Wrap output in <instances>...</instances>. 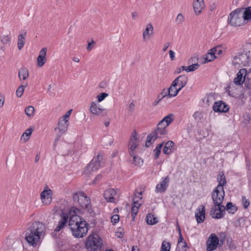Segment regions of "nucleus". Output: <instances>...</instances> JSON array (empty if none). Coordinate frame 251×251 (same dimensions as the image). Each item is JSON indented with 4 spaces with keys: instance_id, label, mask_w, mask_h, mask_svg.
Returning a JSON list of instances; mask_svg holds the SVG:
<instances>
[{
    "instance_id": "obj_7",
    "label": "nucleus",
    "mask_w": 251,
    "mask_h": 251,
    "mask_svg": "<svg viewBox=\"0 0 251 251\" xmlns=\"http://www.w3.org/2000/svg\"><path fill=\"white\" fill-rule=\"evenodd\" d=\"M103 157L98 154L96 157H94L91 162L86 166L84 172L86 174H89L93 172L97 171L101 167V164L103 163L102 161Z\"/></svg>"
},
{
    "instance_id": "obj_12",
    "label": "nucleus",
    "mask_w": 251,
    "mask_h": 251,
    "mask_svg": "<svg viewBox=\"0 0 251 251\" xmlns=\"http://www.w3.org/2000/svg\"><path fill=\"white\" fill-rule=\"evenodd\" d=\"M52 190L50 189L43 190L40 194V199L44 205H48L52 201Z\"/></svg>"
},
{
    "instance_id": "obj_63",
    "label": "nucleus",
    "mask_w": 251,
    "mask_h": 251,
    "mask_svg": "<svg viewBox=\"0 0 251 251\" xmlns=\"http://www.w3.org/2000/svg\"><path fill=\"white\" fill-rule=\"evenodd\" d=\"M169 55L171 60L173 61L175 59V52L173 50H170L169 51Z\"/></svg>"
},
{
    "instance_id": "obj_41",
    "label": "nucleus",
    "mask_w": 251,
    "mask_h": 251,
    "mask_svg": "<svg viewBox=\"0 0 251 251\" xmlns=\"http://www.w3.org/2000/svg\"><path fill=\"white\" fill-rule=\"evenodd\" d=\"M27 86V84L25 85H20L16 90V94L17 97L20 98L22 96L25 88Z\"/></svg>"
},
{
    "instance_id": "obj_18",
    "label": "nucleus",
    "mask_w": 251,
    "mask_h": 251,
    "mask_svg": "<svg viewBox=\"0 0 251 251\" xmlns=\"http://www.w3.org/2000/svg\"><path fill=\"white\" fill-rule=\"evenodd\" d=\"M187 81V76L185 75H181L175 79L172 82V86L178 85L181 86V87H184L186 85Z\"/></svg>"
},
{
    "instance_id": "obj_34",
    "label": "nucleus",
    "mask_w": 251,
    "mask_h": 251,
    "mask_svg": "<svg viewBox=\"0 0 251 251\" xmlns=\"http://www.w3.org/2000/svg\"><path fill=\"white\" fill-rule=\"evenodd\" d=\"M199 67L200 65L197 63H195L191 64V65H189L187 67L184 66H181V68L182 70H185L187 72H190L197 70L199 68Z\"/></svg>"
},
{
    "instance_id": "obj_44",
    "label": "nucleus",
    "mask_w": 251,
    "mask_h": 251,
    "mask_svg": "<svg viewBox=\"0 0 251 251\" xmlns=\"http://www.w3.org/2000/svg\"><path fill=\"white\" fill-rule=\"evenodd\" d=\"M165 98H169L167 94V89H163L162 92L157 96V99H159L161 100Z\"/></svg>"
},
{
    "instance_id": "obj_39",
    "label": "nucleus",
    "mask_w": 251,
    "mask_h": 251,
    "mask_svg": "<svg viewBox=\"0 0 251 251\" xmlns=\"http://www.w3.org/2000/svg\"><path fill=\"white\" fill-rule=\"evenodd\" d=\"M35 109L33 106H28L25 108V114L29 117H31L33 116Z\"/></svg>"
},
{
    "instance_id": "obj_24",
    "label": "nucleus",
    "mask_w": 251,
    "mask_h": 251,
    "mask_svg": "<svg viewBox=\"0 0 251 251\" xmlns=\"http://www.w3.org/2000/svg\"><path fill=\"white\" fill-rule=\"evenodd\" d=\"M175 115L173 113H170L164 117L161 121L159 122V126L161 125H165V126L167 127L170 124L174 121Z\"/></svg>"
},
{
    "instance_id": "obj_61",
    "label": "nucleus",
    "mask_w": 251,
    "mask_h": 251,
    "mask_svg": "<svg viewBox=\"0 0 251 251\" xmlns=\"http://www.w3.org/2000/svg\"><path fill=\"white\" fill-rule=\"evenodd\" d=\"M244 120L243 121L244 124H248L250 121V117L249 115H246L244 117Z\"/></svg>"
},
{
    "instance_id": "obj_9",
    "label": "nucleus",
    "mask_w": 251,
    "mask_h": 251,
    "mask_svg": "<svg viewBox=\"0 0 251 251\" xmlns=\"http://www.w3.org/2000/svg\"><path fill=\"white\" fill-rule=\"evenodd\" d=\"M247 52H244L239 53L238 56L234 57V60L233 61V65L236 66L237 65L245 66L247 64H248L250 61H251L249 58V55Z\"/></svg>"
},
{
    "instance_id": "obj_22",
    "label": "nucleus",
    "mask_w": 251,
    "mask_h": 251,
    "mask_svg": "<svg viewBox=\"0 0 251 251\" xmlns=\"http://www.w3.org/2000/svg\"><path fill=\"white\" fill-rule=\"evenodd\" d=\"M104 110V109L100 108L99 107L96 102H91L90 107V111L93 114L102 116V113Z\"/></svg>"
},
{
    "instance_id": "obj_35",
    "label": "nucleus",
    "mask_w": 251,
    "mask_h": 251,
    "mask_svg": "<svg viewBox=\"0 0 251 251\" xmlns=\"http://www.w3.org/2000/svg\"><path fill=\"white\" fill-rule=\"evenodd\" d=\"M137 140V138L135 137L134 135L131 137L128 144L129 150H135L137 148L138 146Z\"/></svg>"
},
{
    "instance_id": "obj_42",
    "label": "nucleus",
    "mask_w": 251,
    "mask_h": 251,
    "mask_svg": "<svg viewBox=\"0 0 251 251\" xmlns=\"http://www.w3.org/2000/svg\"><path fill=\"white\" fill-rule=\"evenodd\" d=\"M33 131V129L31 128H29L27 129L26 130L25 132H24L22 136V138L24 137L25 141H27V140H28L30 136L31 135L32 132Z\"/></svg>"
},
{
    "instance_id": "obj_32",
    "label": "nucleus",
    "mask_w": 251,
    "mask_h": 251,
    "mask_svg": "<svg viewBox=\"0 0 251 251\" xmlns=\"http://www.w3.org/2000/svg\"><path fill=\"white\" fill-rule=\"evenodd\" d=\"M217 58V56H215V52H214L213 48L208 50L206 56L205 58L204 62H209L212 61L214 59Z\"/></svg>"
},
{
    "instance_id": "obj_8",
    "label": "nucleus",
    "mask_w": 251,
    "mask_h": 251,
    "mask_svg": "<svg viewBox=\"0 0 251 251\" xmlns=\"http://www.w3.org/2000/svg\"><path fill=\"white\" fill-rule=\"evenodd\" d=\"M45 230V227L42 223L39 221H35L28 227L29 239H31V235H30V234H32L33 231L41 236L42 234L44 233Z\"/></svg>"
},
{
    "instance_id": "obj_46",
    "label": "nucleus",
    "mask_w": 251,
    "mask_h": 251,
    "mask_svg": "<svg viewBox=\"0 0 251 251\" xmlns=\"http://www.w3.org/2000/svg\"><path fill=\"white\" fill-rule=\"evenodd\" d=\"M177 248L178 249V251H186L187 249L188 248L187 244L185 241H184L182 243H181L180 247H177Z\"/></svg>"
},
{
    "instance_id": "obj_45",
    "label": "nucleus",
    "mask_w": 251,
    "mask_h": 251,
    "mask_svg": "<svg viewBox=\"0 0 251 251\" xmlns=\"http://www.w3.org/2000/svg\"><path fill=\"white\" fill-rule=\"evenodd\" d=\"M244 52H247V54H248V52H249V58L251 60V43H247L244 46Z\"/></svg>"
},
{
    "instance_id": "obj_60",
    "label": "nucleus",
    "mask_w": 251,
    "mask_h": 251,
    "mask_svg": "<svg viewBox=\"0 0 251 251\" xmlns=\"http://www.w3.org/2000/svg\"><path fill=\"white\" fill-rule=\"evenodd\" d=\"M161 151H160V150H157V149H155L154 150L153 152H154V153H155V156H154V158H155V159H157V158L159 157V155H160V153H161Z\"/></svg>"
},
{
    "instance_id": "obj_26",
    "label": "nucleus",
    "mask_w": 251,
    "mask_h": 251,
    "mask_svg": "<svg viewBox=\"0 0 251 251\" xmlns=\"http://www.w3.org/2000/svg\"><path fill=\"white\" fill-rule=\"evenodd\" d=\"M246 72L245 69H241L237 74V77L234 78L233 80L234 83L238 85H241L244 81V79L243 80V74Z\"/></svg>"
},
{
    "instance_id": "obj_50",
    "label": "nucleus",
    "mask_w": 251,
    "mask_h": 251,
    "mask_svg": "<svg viewBox=\"0 0 251 251\" xmlns=\"http://www.w3.org/2000/svg\"><path fill=\"white\" fill-rule=\"evenodd\" d=\"M10 41V38L9 35H4L1 38V42L3 44H6Z\"/></svg>"
},
{
    "instance_id": "obj_33",
    "label": "nucleus",
    "mask_w": 251,
    "mask_h": 251,
    "mask_svg": "<svg viewBox=\"0 0 251 251\" xmlns=\"http://www.w3.org/2000/svg\"><path fill=\"white\" fill-rule=\"evenodd\" d=\"M146 222L148 225H155L158 223L157 218L151 214H148L146 216Z\"/></svg>"
},
{
    "instance_id": "obj_49",
    "label": "nucleus",
    "mask_w": 251,
    "mask_h": 251,
    "mask_svg": "<svg viewBox=\"0 0 251 251\" xmlns=\"http://www.w3.org/2000/svg\"><path fill=\"white\" fill-rule=\"evenodd\" d=\"M184 21V17L182 14H178L176 20V22L177 24H181Z\"/></svg>"
},
{
    "instance_id": "obj_27",
    "label": "nucleus",
    "mask_w": 251,
    "mask_h": 251,
    "mask_svg": "<svg viewBox=\"0 0 251 251\" xmlns=\"http://www.w3.org/2000/svg\"><path fill=\"white\" fill-rule=\"evenodd\" d=\"M153 27L152 25L150 23L148 24L147 25V27L145 30L143 32V38L144 41H146L147 40V37L149 39L150 36L153 35Z\"/></svg>"
},
{
    "instance_id": "obj_43",
    "label": "nucleus",
    "mask_w": 251,
    "mask_h": 251,
    "mask_svg": "<svg viewBox=\"0 0 251 251\" xmlns=\"http://www.w3.org/2000/svg\"><path fill=\"white\" fill-rule=\"evenodd\" d=\"M171 248V244L169 242L163 241L161 248V251H170Z\"/></svg>"
},
{
    "instance_id": "obj_36",
    "label": "nucleus",
    "mask_w": 251,
    "mask_h": 251,
    "mask_svg": "<svg viewBox=\"0 0 251 251\" xmlns=\"http://www.w3.org/2000/svg\"><path fill=\"white\" fill-rule=\"evenodd\" d=\"M176 85L172 86V83L168 89H167V94L169 98L175 97L177 94V91L176 90Z\"/></svg>"
},
{
    "instance_id": "obj_6",
    "label": "nucleus",
    "mask_w": 251,
    "mask_h": 251,
    "mask_svg": "<svg viewBox=\"0 0 251 251\" xmlns=\"http://www.w3.org/2000/svg\"><path fill=\"white\" fill-rule=\"evenodd\" d=\"M88 223L84 220L79 222L75 228L71 229L73 235L76 238L83 237L88 232Z\"/></svg>"
},
{
    "instance_id": "obj_48",
    "label": "nucleus",
    "mask_w": 251,
    "mask_h": 251,
    "mask_svg": "<svg viewBox=\"0 0 251 251\" xmlns=\"http://www.w3.org/2000/svg\"><path fill=\"white\" fill-rule=\"evenodd\" d=\"M108 96V94L106 93H101L100 95H98L97 96L98 102L102 101Z\"/></svg>"
},
{
    "instance_id": "obj_56",
    "label": "nucleus",
    "mask_w": 251,
    "mask_h": 251,
    "mask_svg": "<svg viewBox=\"0 0 251 251\" xmlns=\"http://www.w3.org/2000/svg\"><path fill=\"white\" fill-rule=\"evenodd\" d=\"M184 239L182 235L181 232H180V234H179V238L178 239V243H177V247H180V245H181V243L183 242Z\"/></svg>"
},
{
    "instance_id": "obj_54",
    "label": "nucleus",
    "mask_w": 251,
    "mask_h": 251,
    "mask_svg": "<svg viewBox=\"0 0 251 251\" xmlns=\"http://www.w3.org/2000/svg\"><path fill=\"white\" fill-rule=\"evenodd\" d=\"M119 221V216L117 214H115L111 217V222L114 224H116Z\"/></svg>"
},
{
    "instance_id": "obj_23",
    "label": "nucleus",
    "mask_w": 251,
    "mask_h": 251,
    "mask_svg": "<svg viewBox=\"0 0 251 251\" xmlns=\"http://www.w3.org/2000/svg\"><path fill=\"white\" fill-rule=\"evenodd\" d=\"M116 194V191L113 189H108L105 190L103 193V197L108 202H113L114 196Z\"/></svg>"
},
{
    "instance_id": "obj_1",
    "label": "nucleus",
    "mask_w": 251,
    "mask_h": 251,
    "mask_svg": "<svg viewBox=\"0 0 251 251\" xmlns=\"http://www.w3.org/2000/svg\"><path fill=\"white\" fill-rule=\"evenodd\" d=\"M225 192L224 188L216 187L211 193L213 205L211 208L210 215L214 219H220L225 216L226 207L222 204Z\"/></svg>"
},
{
    "instance_id": "obj_20",
    "label": "nucleus",
    "mask_w": 251,
    "mask_h": 251,
    "mask_svg": "<svg viewBox=\"0 0 251 251\" xmlns=\"http://www.w3.org/2000/svg\"><path fill=\"white\" fill-rule=\"evenodd\" d=\"M83 220V218H81L79 216L76 214L70 216L69 221V226L70 229L72 228H75V226H77L79 222H81Z\"/></svg>"
},
{
    "instance_id": "obj_29",
    "label": "nucleus",
    "mask_w": 251,
    "mask_h": 251,
    "mask_svg": "<svg viewBox=\"0 0 251 251\" xmlns=\"http://www.w3.org/2000/svg\"><path fill=\"white\" fill-rule=\"evenodd\" d=\"M174 143L172 141H168L165 145L163 149V153L167 155H169L173 152V150L171 149L174 145Z\"/></svg>"
},
{
    "instance_id": "obj_40",
    "label": "nucleus",
    "mask_w": 251,
    "mask_h": 251,
    "mask_svg": "<svg viewBox=\"0 0 251 251\" xmlns=\"http://www.w3.org/2000/svg\"><path fill=\"white\" fill-rule=\"evenodd\" d=\"M203 113L201 111H196L193 114V117L198 122H201L203 118Z\"/></svg>"
},
{
    "instance_id": "obj_58",
    "label": "nucleus",
    "mask_w": 251,
    "mask_h": 251,
    "mask_svg": "<svg viewBox=\"0 0 251 251\" xmlns=\"http://www.w3.org/2000/svg\"><path fill=\"white\" fill-rule=\"evenodd\" d=\"M63 134H61V133H57L56 136V138H55V139L54 140V146H55L56 145V144H57L58 141L60 140L61 136Z\"/></svg>"
},
{
    "instance_id": "obj_21",
    "label": "nucleus",
    "mask_w": 251,
    "mask_h": 251,
    "mask_svg": "<svg viewBox=\"0 0 251 251\" xmlns=\"http://www.w3.org/2000/svg\"><path fill=\"white\" fill-rule=\"evenodd\" d=\"M68 221V216L67 214L62 213L61 215V219L59 221L57 226L55 228V231L59 232L63 229Z\"/></svg>"
},
{
    "instance_id": "obj_57",
    "label": "nucleus",
    "mask_w": 251,
    "mask_h": 251,
    "mask_svg": "<svg viewBox=\"0 0 251 251\" xmlns=\"http://www.w3.org/2000/svg\"><path fill=\"white\" fill-rule=\"evenodd\" d=\"M72 111V109H70L67 112V113L65 114V115H64L62 118L61 119L62 120H68L67 119L69 118L71 114V112Z\"/></svg>"
},
{
    "instance_id": "obj_47",
    "label": "nucleus",
    "mask_w": 251,
    "mask_h": 251,
    "mask_svg": "<svg viewBox=\"0 0 251 251\" xmlns=\"http://www.w3.org/2000/svg\"><path fill=\"white\" fill-rule=\"evenodd\" d=\"M242 201L244 207L246 209L250 204V201L246 198L245 196L242 197Z\"/></svg>"
},
{
    "instance_id": "obj_55",
    "label": "nucleus",
    "mask_w": 251,
    "mask_h": 251,
    "mask_svg": "<svg viewBox=\"0 0 251 251\" xmlns=\"http://www.w3.org/2000/svg\"><path fill=\"white\" fill-rule=\"evenodd\" d=\"M142 195V193L141 192H135L134 194V196L133 197V199L135 198V201H136V199L137 198H138L139 200H141L142 199V197H141ZM137 200H136V201Z\"/></svg>"
},
{
    "instance_id": "obj_59",
    "label": "nucleus",
    "mask_w": 251,
    "mask_h": 251,
    "mask_svg": "<svg viewBox=\"0 0 251 251\" xmlns=\"http://www.w3.org/2000/svg\"><path fill=\"white\" fill-rule=\"evenodd\" d=\"M198 60V56H195L194 57H191L188 61V64H191L193 62H195L196 61Z\"/></svg>"
},
{
    "instance_id": "obj_13",
    "label": "nucleus",
    "mask_w": 251,
    "mask_h": 251,
    "mask_svg": "<svg viewBox=\"0 0 251 251\" xmlns=\"http://www.w3.org/2000/svg\"><path fill=\"white\" fill-rule=\"evenodd\" d=\"M28 233L27 228L25 235V240L30 245H32L33 247L36 246L38 242L39 241L41 236L40 235L36 234V232L33 231L32 234H30V235H31V239H29V234H28Z\"/></svg>"
},
{
    "instance_id": "obj_52",
    "label": "nucleus",
    "mask_w": 251,
    "mask_h": 251,
    "mask_svg": "<svg viewBox=\"0 0 251 251\" xmlns=\"http://www.w3.org/2000/svg\"><path fill=\"white\" fill-rule=\"evenodd\" d=\"M141 162H142L143 160H141L140 157H139L138 156L134 157V158L133 159V163L135 165H139Z\"/></svg>"
},
{
    "instance_id": "obj_4",
    "label": "nucleus",
    "mask_w": 251,
    "mask_h": 251,
    "mask_svg": "<svg viewBox=\"0 0 251 251\" xmlns=\"http://www.w3.org/2000/svg\"><path fill=\"white\" fill-rule=\"evenodd\" d=\"M85 246L89 251H101L102 240L98 234H91L88 237Z\"/></svg>"
},
{
    "instance_id": "obj_31",
    "label": "nucleus",
    "mask_w": 251,
    "mask_h": 251,
    "mask_svg": "<svg viewBox=\"0 0 251 251\" xmlns=\"http://www.w3.org/2000/svg\"><path fill=\"white\" fill-rule=\"evenodd\" d=\"M18 75L20 80H25L28 76V70L25 68H21L19 70Z\"/></svg>"
},
{
    "instance_id": "obj_37",
    "label": "nucleus",
    "mask_w": 251,
    "mask_h": 251,
    "mask_svg": "<svg viewBox=\"0 0 251 251\" xmlns=\"http://www.w3.org/2000/svg\"><path fill=\"white\" fill-rule=\"evenodd\" d=\"M244 21L249 20L251 19V6L246 8L243 13L242 14Z\"/></svg>"
},
{
    "instance_id": "obj_16",
    "label": "nucleus",
    "mask_w": 251,
    "mask_h": 251,
    "mask_svg": "<svg viewBox=\"0 0 251 251\" xmlns=\"http://www.w3.org/2000/svg\"><path fill=\"white\" fill-rule=\"evenodd\" d=\"M69 125L68 120H62L59 119L58 123V126L55 128V130H58V133L63 134L68 129Z\"/></svg>"
},
{
    "instance_id": "obj_38",
    "label": "nucleus",
    "mask_w": 251,
    "mask_h": 251,
    "mask_svg": "<svg viewBox=\"0 0 251 251\" xmlns=\"http://www.w3.org/2000/svg\"><path fill=\"white\" fill-rule=\"evenodd\" d=\"M226 209L229 213L234 214L237 210V208L236 206L232 204L231 202H227L226 205Z\"/></svg>"
},
{
    "instance_id": "obj_10",
    "label": "nucleus",
    "mask_w": 251,
    "mask_h": 251,
    "mask_svg": "<svg viewBox=\"0 0 251 251\" xmlns=\"http://www.w3.org/2000/svg\"><path fill=\"white\" fill-rule=\"evenodd\" d=\"M206 251H213L217 249L219 245V238L215 233L210 235L206 242Z\"/></svg>"
},
{
    "instance_id": "obj_14",
    "label": "nucleus",
    "mask_w": 251,
    "mask_h": 251,
    "mask_svg": "<svg viewBox=\"0 0 251 251\" xmlns=\"http://www.w3.org/2000/svg\"><path fill=\"white\" fill-rule=\"evenodd\" d=\"M195 217L198 223H201L204 222L205 217V206L201 205L197 209Z\"/></svg>"
},
{
    "instance_id": "obj_2",
    "label": "nucleus",
    "mask_w": 251,
    "mask_h": 251,
    "mask_svg": "<svg viewBox=\"0 0 251 251\" xmlns=\"http://www.w3.org/2000/svg\"><path fill=\"white\" fill-rule=\"evenodd\" d=\"M73 199L75 205L87 210L89 213H92L93 210L91 208L90 199L83 192L75 193L73 195Z\"/></svg>"
},
{
    "instance_id": "obj_19",
    "label": "nucleus",
    "mask_w": 251,
    "mask_h": 251,
    "mask_svg": "<svg viewBox=\"0 0 251 251\" xmlns=\"http://www.w3.org/2000/svg\"><path fill=\"white\" fill-rule=\"evenodd\" d=\"M204 8V0H195L194 1L193 8L197 15L200 14Z\"/></svg>"
},
{
    "instance_id": "obj_17",
    "label": "nucleus",
    "mask_w": 251,
    "mask_h": 251,
    "mask_svg": "<svg viewBox=\"0 0 251 251\" xmlns=\"http://www.w3.org/2000/svg\"><path fill=\"white\" fill-rule=\"evenodd\" d=\"M47 49L46 48H43L40 51L39 55L37 57V65L38 67L43 66L46 62V54H47Z\"/></svg>"
},
{
    "instance_id": "obj_64",
    "label": "nucleus",
    "mask_w": 251,
    "mask_h": 251,
    "mask_svg": "<svg viewBox=\"0 0 251 251\" xmlns=\"http://www.w3.org/2000/svg\"><path fill=\"white\" fill-rule=\"evenodd\" d=\"M170 43H169V42L166 43L164 46V48L163 49V51L164 52L166 51L167 50V49L168 48V47L170 46Z\"/></svg>"
},
{
    "instance_id": "obj_53",
    "label": "nucleus",
    "mask_w": 251,
    "mask_h": 251,
    "mask_svg": "<svg viewBox=\"0 0 251 251\" xmlns=\"http://www.w3.org/2000/svg\"><path fill=\"white\" fill-rule=\"evenodd\" d=\"M135 110V104L133 102H131L128 108V111L130 114H132V113L134 112Z\"/></svg>"
},
{
    "instance_id": "obj_11",
    "label": "nucleus",
    "mask_w": 251,
    "mask_h": 251,
    "mask_svg": "<svg viewBox=\"0 0 251 251\" xmlns=\"http://www.w3.org/2000/svg\"><path fill=\"white\" fill-rule=\"evenodd\" d=\"M212 108L215 112L225 113L229 110V107L224 101L219 100L214 103Z\"/></svg>"
},
{
    "instance_id": "obj_62",
    "label": "nucleus",
    "mask_w": 251,
    "mask_h": 251,
    "mask_svg": "<svg viewBox=\"0 0 251 251\" xmlns=\"http://www.w3.org/2000/svg\"><path fill=\"white\" fill-rule=\"evenodd\" d=\"M4 102V97L3 95H0V107H2L3 105Z\"/></svg>"
},
{
    "instance_id": "obj_28",
    "label": "nucleus",
    "mask_w": 251,
    "mask_h": 251,
    "mask_svg": "<svg viewBox=\"0 0 251 251\" xmlns=\"http://www.w3.org/2000/svg\"><path fill=\"white\" fill-rule=\"evenodd\" d=\"M133 201V205L131 209V217L134 220L135 216L138 212L139 208L141 206V204L138 203V200L135 201V198L132 199Z\"/></svg>"
},
{
    "instance_id": "obj_51",
    "label": "nucleus",
    "mask_w": 251,
    "mask_h": 251,
    "mask_svg": "<svg viewBox=\"0 0 251 251\" xmlns=\"http://www.w3.org/2000/svg\"><path fill=\"white\" fill-rule=\"evenodd\" d=\"M213 49L214 52H215V56H216V55H220L223 52V50L220 46H216L213 48Z\"/></svg>"
},
{
    "instance_id": "obj_5",
    "label": "nucleus",
    "mask_w": 251,
    "mask_h": 251,
    "mask_svg": "<svg viewBox=\"0 0 251 251\" xmlns=\"http://www.w3.org/2000/svg\"><path fill=\"white\" fill-rule=\"evenodd\" d=\"M243 8H239L232 11L228 15L227 23L232 26H240L245 21L242 16Z\"/></svg>"
},
{
    "instance_id": "obj_3",
    "label": "nucleus",
    "mask_w": 251,
    "mask_h": 251,
    "mask_svg": "<svg viewBox=\"0 0 251 251\" xmlns=\"http://www.w3.org/2000/svg\"><path fill=\"white\" fill-rule=\"evenodd\" d=\"M167 133L168 130L167 127L163 125L159 126V123H158L156 128L148 135L146 142V147L147 148L149 147L157 139L162 138L163 136L166 135Z\"/></svg>"
},
{
    "instance_id": "obj_30",
    "label": "nucleus",
    "mask_w": 251,
    "mask_h": 251,
    "mask_svg": "<svg viewBox=\"0 0 251 251\" xmlns=\"http://www.w3.org/2000/svg\"><path fill=\"white\" fill-rule=\"evenodd\" d=\"M26 34V32L23 31V33L20 34L18 36V47L19 50H21L24 47Z\"/></svg>"
},
{
    "instance_id": "obj_15",
    "label": "nucleus",
    "mask_w": 251,
    "mask_h": 251,
    "mask_svg": "<svg viewBox=\"0 0 251 251\" xmlns=\"http://www.w3.org/2000/svg\"><path fill=\"white\" fill-rule=\"evenodd\" d=\"M170 181V179L168 176H167L160 183L156 185L155 188V191L157 193H163L164 192L168 185Z\"/></svg>"
},
{
    "instance_id": "obj_25",
    "label": "nucleus",
    "mask_w": 251,
    "mask_h": 251,
    "mask_svg": "<svg viewBox=\"0 0 251 251\" xmlns=\"http://www.w3.org/2000/svg\"><path fill=\"white\" fill-rule=\"evenodd\" d=\"M217 181L219 182L217 187L218 188H224L223 187L226 183V176L223 172H220L217 176Z\"/></svg>"
}]
</instances>
